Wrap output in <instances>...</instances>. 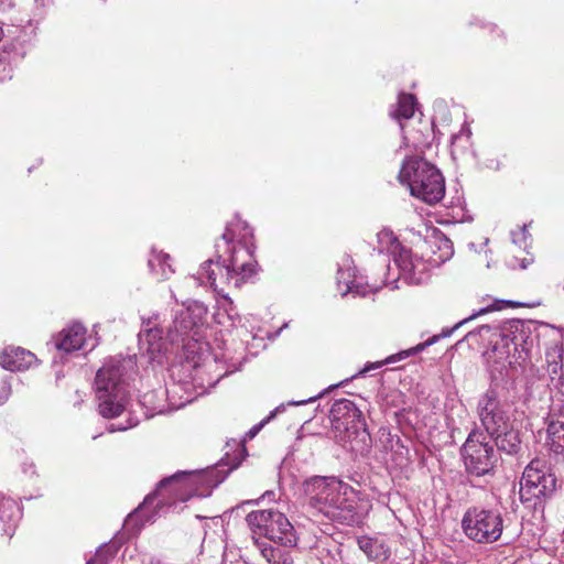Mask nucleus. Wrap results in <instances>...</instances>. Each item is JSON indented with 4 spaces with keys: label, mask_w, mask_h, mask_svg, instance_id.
<instances>
[{
    "label": "nucleus",
    "mask_w": 564,
    "mask_h": 564,
    "mask_svg": "<svg viewBox=\"0 0 564 564\" xmlns=\"http://www.w3.org/2000/svg\"><path fill=\"white\" fill-rule=\"evenodd\" d=\"M219 482L220 480L216 479V470L178 471L161 480L156 490L145 497L143 503L129 516V519L134 516H144V521L151 522L153 516H145V511L156 498H160L155 506L158 513L160 509L173 506L176 500L184 502L194 496L208 497Z\"/></svg>",
    "instance_id": "1"
},
{
    "label": "nucleus",
    "mask_w": 564,
    "mask_h": 564,
    "mask_svg": "<svg viewBox=\"0 0 564 564\" xmlns=\"http://www.w3.org/2000/svg\"><path fill=\"white\" fill-rule=\"evenodd\" d=\"M303 487L310 506L316 511L340 523L354 521L355 492L348 484L336 477L315 476Z\"/></svg>",
    "instance_id": "2"
},
{
    "label": "nucleus",
    "mask_w": 564,
    "mask_h": 564,
    "mask_svg": "<svg viewBox=\"0 0 564 564\" xmlns=\"http://www.w3.org/2000/svg\"><path fill=\"white\" fill-rule=\"evenodd\" d=\"M221 239L229 263L217 268L229 282L234 280L235 288H240L257 272L253 231L246 221L236 218L227 225Z\"/></svg>",
    "instance_id": "3"
},
{
    "label": "nucleus",
    "mask_w": 564,
    "mask_h": 564,
    "mask_svg": "<svg viewBox=\"0 0 564 564\" xmlns=\"http://www.w3.org/2000/svg\"><path fill=\"white\" fill-rule=\"evenodd\" d=\"M490 343V358H495L502 368H516L530 359L534 337L524 322L511 319L492 332Z\"/></svg>",
    "instance_id": "4"
},
{
    "label": "nucleus",
    "mask_w": 564,
    "mask_h": 564,
    "mask_svg": "<svg viewBox=\"0 0 564 564\" xmlns=\"http://www.w3.org/2000/svg\"><path fill=\"white\" fill-rule=\"evenodd\" d=\"M121 360L110 358L97 371L95 386L99 413L104 417L119 416L126 404L127 387Z\"/></svg>",
    "instance_id": "5"
},
{
    "label": "nucleus",
    "mask_w": 564,
    "mask_h": 564,
    "mask_svg": "<svg viewBox=\"0 0 564 564\" xmlns=\"http://www.w3.org/2000/svg\"><path fill=\"white\" fill-rule=\"evenodd\" d=\"M399 180L410 187L413 196L426 204L434 205L444 197L445 182L442 173L423 159H406L400 170Z\"/></svg>",
    "instance_id": "6"
},
{
    "label": "nucleus",
    "mask_w": 564,
    "mask_h": 564,
    "mask_svg": "<svg viewBox=\"0 0 564 564\" xmlns=\"http://www.w3.org/2000/svg\"><path fill=\"white\" fill-rule=\"evenodd\" d=\"M556 488V478L543 460L533 459L525 467L520 481V500L529 508H543Z\"/></svg>",
    "instance_id": "7"
},
{
    "label": "nucleus",
    "mask_w": 564,
    "mask_h": 564,
    "mask_svg": "<svg viewBox=\"0 0 564 564\" xmlns=\"http://www.w3.org/2000/svg\"><path fill=\"white\" fill-rule=\"evenodd\" d=\"M246 521L253 533L270 541L286 547H294L297 544L299 538L293 524L284 513L278 510L252 511L247 516Z\"/></svg>",
    "instance_id": "8"
},
{
    "label": "nucleus",
    "mask_w": 564,
    "mask_h": 564,
    "mask_svg": "<svg viewBox=\"0 0 564 564\" xmlns=\"http://www.w3.org/2000/svg\"><path fill=\"white\" fill-rule=\"evenodd\" d=\"M462 529L469 540L489 544L500 539L503 531V519L497 510L470 507L463 516Z\"/></svg>",
    "instance_id": "9"
},
{
    "label": "nucleus",
    "mask_w": 564,
    "mask_h": 564,
    "mask_svg": "<svg viewBox=\"0 0 564 564\" xmlns=\"http://www.w3.org/2000/svg\"><path fill=\"white\" fill-rule=\"evenodd\" d=\"M462 454L468 474L480 477L494 470L497 454L479 430H473L463 445Z\"/></svg>",
    "instance_id": "10"
},
{
    "label": "nucleus",
    "mask_w": 564,
    "mask_h": 564,
    "mask_svg": "<svg viewBox=\"0 0 564 564\" xmlns=\"http://www.w3.org/2000/svg\"><path fill=\"white\" fill-rule=\"evenodd\" d=\"M477 414L481 426L486 431L487 438L503 432L512 425L507 411L500 403L495 390H487L479 399L477 404Z\"/></svg>",
    "instance_id": "11"
},
{
    "label": "nucleus",
    "mask_w": 564,
    "mask_h": 564,
    "mask_svg": "<svg viewBox=\"0 0 564 564\" xmlns=\"http://www.w3.org/2000/svg\"><path fill=\"white\" fill-rule=\"evenodd\" d=\"M360 416V411L350 400L340 399L333 403L329 417L335 438L339 443H346L358 432L361 425Z\"/></svg>",
    "instance_id": "12"
},
{
    "label": "nucleus",
    "mask_w": 564,
    "mask_h": 564,
    "mask_svg": "<svg viewBox=\"0 0 564 564\" xmlns=\"http://www.w3.org/2000/svg\"><path fill=\"white\" fill-rule=\"evenodd\" d=\"M520 305H521L520 303L512 302V301H496L492 305L487 306V307H482L479 311H477L476 313L471 314L469 317L460 321L453 328L447 329V330H443L442 334L434 335L431 338H429L427 340H425L424 343H421V344L416 345L413 348H410V349H406V350H402V351H400L398 354L391 355V356H389L383 361H377V362L367 365L361 371H359L358 375H364V373H366V372H368V371H370L372 369H378V368L382 367L383 365L394 364V362H397L399 360H402V359H404V358H406L409 356L417 354V352L424 350L426 347L435 344L440 338L451 336V334L455 329H457L460 325H463L464 323H466L468 321H471L476 316L482 315V314L488 313L490 311L501 310L505 306L517 307V306H520Z\"/></svg>",
    "instance_id": "13"
},
{
    "label": "nucleus",
    "mask_w": 564,
    "mask_h": 564,
    "mask_svg": "<svg viewBox=\"0 0 564 564\" xmlns=\"http://www.w3.org/2000/svg\"><path fill=\"white\" fill-rule=\"evenodd\" d=\"M207 315V308L204 304L194 302L186 307L175 312L172 326L169 328L167 336L172 343L184 341L195 328L204 324Z\"/></svg>",
    "instance_id": "14"
},
{
    "label": "nucleus",
    "mask_w": 564,
    "mask_h": 564,
    "mask_svg": "<svg viewBox=\"0 0 564 564\" xmlns=\"http://www.w3.org/2000/svg\"><path fill=\"white\" fill-rule=\"evenodd\" d=\"M400 273L399 278L403 279L408 284L419 285L424 283L429 278L427 263L417 256H413L410 249L404 248L393 258Z\"/></svg>",
    "instance_id": "15"
},
{
    "label": "nucleus",
    "mask_w": 564,
    "mask_h": 564,
    "mask_svg": "<svg viewBox=\"0 0 564 564\" xmlns=\"http://www.w3.org/2000/svg\"><path fill=\"white\" fill-rule=\"evenodd\" d=\"M228 263V256L225 257L224 254L219 253L217 256V261L209 259L200 265L196 279L199 281L200 284L210 285L217 292L220 291V285L223 284L234 285V280L229 282L226 279L225 272H220L217 268V265L224 267L227 265Z\"/></svg>",
    "instance_id": "16"
},
{
    "label": "nucleus",
    "mask_w": 564,
    "mask_h": 564,
    "mask_svg": "<svg viewBox=\"0 0 564 564\" xmlns=\"http://www.w3.org/2000/svg\"><path fill=\"white\" fill-rule=\"evenodd\" d=\"M86 340V329L79 323H74L64 328L55 338V347L66 354L83 348Z\"/></svg>",
    "instance_id": "17"
},
{
    "label": "nucleus",
    "mask_w": 564,
    "mask_h": 564,
    "mask_svg": "<svg viewBox=\"0 0 564 564\" xmlns=\"http://www.w3.org/2000/svg\"><path fill=\"white\" fill-rule=\"evenodd\" d=\"M35 362V355L20 347L7 348L0 355V366L9 371H23Z\"/></svg>",
    "instance_id": "18"
},
{
    "label": "nucleus",
    "mask_w": 564,
    "mask_h": 564,
    "mask_svg": "<svg viewBox=\"0 0 564 564\" xmlns=\"http://www.w3.org/2000/svg\"><path fill=\"white\" fill-rule=\"evenodd\" d=\"M357 544L359 549L371 561L384 562L390 557V547L381 538H371L364 535L358 538Z\"/></svg>",
    "instance_id": "19"
},
{
    "label": "nucleus",
    "mask_w": 564,
    "mask_h": 564,
    "mask_svg": "<svg viewBox=\"0 0 564 564\" xmlns=\"http://www.w3.org/2000/svg\"><path fill=\"white\" fill-rule=\"evenodd\" d=\"M20 516L21 510L17 501L0 495V529L4 534L12 535Z\"/></svg>",
    "instance_id": "20"
},
{
    "label": "nucleus",
    "mask_w": 564,
    "mask_h": 564,
    "mask_svg": "<svg viewBox=\"0 0 564 564\" xmlns=\"http://www.w3.org/2000/svg\"><path fill=\"white\" fill-rule=\"evenodd\" d=\"M490 438L494 440L499 451L508 455L517 454L521 448L519 431L514 430L512 425L508 426L506 431L490 436Z\"/></svg>",
    "instance_id": "21"
},
{
    "label": "nucleus",
    "mask_w": 564,
    "mask_h": 564,
    "mask_svg": "<svg viewBox=\"0 0 564 564\" xmlns=\"http://www.w3.org/2000/svg\"><path fill=\"white\" fill-rule=\"evenodd\" d=\"M546 444L555 454L564 455V423L551 422L547 426Z\"/></svg>",
    "instance_id": "22"
},
{
    "label": "nucleus",
    "mask_w": 564,
    "mask_h": 564,
    "mask_svg": "<svg viewBox=\"0 0 564 564\" xmlns=\"http://www.w3.org/2000/svg\"><path fill=\"white\" fill-rule=\"evenodd\" d=\"M378 248L380 252L390 253L393 258L399 251L403 250V247L395 235L389 229H382L377 235Z\"/></svg>",
    "instance_id": "23"
},
{
    "label": "nucleus",
    "mask_w": 564,
    "mask_h": 564,
    "mask_svg": "<svg viewBox=\"0 0 564 564\" xmlns=\"http://www.w3.org/2000/svg\"><path fill=\"white\" fill-rule=\"evenodd\" d=\"M259 550L268 564H293V558L290 553L281 549L263 543L259 544Z\"/></svg>",
    "instance_id": "24"
},
{
    "label": "nucleus",
    "mask_w": 564,
    "mask_h": 564,
    "mask_svg": "<svg viewBox=\"0 0 564 564\" xmlns=\"http://www.w3.org/2000/svg\"><path fill=\"white\" fill-rule=\"evenodd\" d=\"M170 260L169 254L155 253L149 259V267L160 279H167L173 273Z\"/></svg>",
    "instance_id": "25"
},
{
    "label": "nucleus",
    "mask_w": 564,
    "mask_h": 564,
    "mask_svg": "<svg viewBox=\"0 0 564 564\" xmlns=\"http://www.w3.org/2000/svg\"><path fill=\"white\" fill-rule=\"evenodd\" d=\"M350 272L348 270L339 269L337 271V284L338 289L341 292L343 295H346L347 293H356L360 294L362 296L366 295L365 291L360 290V286L357 284L356 279H350Z\"/></svg>",
    "instance_id": "26"
},
{
    "label": "nucleus",
    "mask_w": 564,
    "mask_h": 564,
    "mask_svg": "<svg viewBox=\"0 0 564 564\" xmlns=\"http://www.w3.org/2000/svg\"><path fill=\"white\" fill-rule=\"evenodd\" d=\"M416 100L411 94H400L395 116L398 118L410 119L414 115Z\"/></svg>",
    "instance_id": "27"
},
{
    "label": "nucleus",
    "mask_w": 564,
    "mask_h": 564,
    "mask_svg": "<svg viewBox=\"0 0 564 564\" xmlns=\"http://www.w3.org/2000/svg\"><path fill=\"white\" fill-rule=\"evenodd\" d=\"M162 332L158 328H149L139 335V341L141 345L148 344L147 350L149 352L159 351L161 349Z\"/></svg>",
    "instance_id": "28"
},
{
    "label": "nucleus",
    "mask_w": 564,
    "mask_h": 564,
    "mask_svg": "<svg viewBox=\"0 0 564 564\" xmlns=\"http://www.w3.org/2000/svg\"><path fill=\"white\" fill-rule=\"evenodd\" d=\"M512 242L517 245L519 248L525 249L528 247V240L530 235L528 232L527 226L523 225L519 230L511 232Z\"/></svg>",
    "instance_id": "29"
},
{
    "label": "nucleus",
    "mask_w": 564,
    "mask_h": 564,
    "mask_svg": "<svg viewBox=\"0 0 564 564\" xmlns=\"http://www.w3.org/2000/svg\"><path fill=\"white\" fill-rule=\"evenodd\" d=\"M547 362H549V372L552 376H558L562 378V365H560L555 358H561V355H557L556 351L554 354H547Z\"/></svg>",
    "instance_id": "30"
},
{
    "label": "nucleus",
    "mask_w": 564,
    "mask_h": 564,
    "mask_svg": "<svg viewBox=\"0 0 564 564\" xmlns=\"http://www.w3.org/2000/svg\"><path fill=\"white\" fill-rule=\"evenodd\" d=\"M274 416V412H272L267 419L262 420L260 423L256 424L254 426H252L245 435V441L246 440H252L259 432L260 430Z\"/></svg>",
    "instance_id": "31"
},
{
    "label": "nucleus",
    "mask_w": 564,
    "mask_h": 564,
    "mask_svg": "<svg viewBox=\"0 0 564 564\" xmlns=\"http://www.w3.org/2000/svg\"><path fill=\"white\" fill-rule=\"evenodd\" d=\"M11 394V384L6 379L2 381L0 386V405H2L10 397Z\"/></svg>",
    "instance_id": "32"
},
{
    "label": "nucleus",
    "mask_w": 564,
    "mask_h": 564,
    "mask_svg": "<svg viewBox=\"0 0 564 564\" xmlns=\"http://www.w3.org/2000/svg\"><path fill=\"white\" fill-rule=\"evenodd\" d=\"M441 241L444 245V249H443L442 254L440 256V260L441 261H445V260H447V259H449L452 257V254H453V246H452L451 240L447 239V238H443V239H441Z\"/></svg>",
    "instance_id": "33"
},
{
    "label": "nucleus",
    "mask_w": 564,
    "mask_h": 564,
    "mask_svg": "<svg viewBox=\"0 0 564 564\" xmlns=\"http://www.w3.org/2000/svg\"><path fill=\"white\" fill-rule=\"evenodd\" d=\"M221 306L224 307L229 317H232V315L236 314L234 302L227 295L223 296Z\"/></svg>",
    "instance_id": "34"
},
{
    "label": "nucleus",
    "mask_w": 564,
    "mask_h": 564,
    "mask_svg": "<svg viewBox=\"0 0 564 564\" xmlns=\"http://www.w3.org/2000/svg\"><path fill=\"white\" fill-rule=\"evenodd\" d=\"M316 399H317V397H311V398H308L307 400L293 401V402H291L290 404H292V405H302V404H306V403H308V402H313V401H315Z\"/></svg>",
    "instance_id": "35"
},
{
    "label": "nucleus",
    "mask_w": 564,
    "mask_h": 564,
    "mask_svg": "<svg viewBox=\"0 0 564 564\" xmlns=\"http://www.w3.org/2000/svg\"><path fill=\"white\" fill-rule=\"evenodd\" d=\"M223 564H242L240 561L236 560V561H230V562H227L226 560H224Z\"/></svg>",
    "instance_id": "36"
},
{
    "label": "nucleus",
    "mask_w": 564,
    "mask_h": 564,
    "mask_svg": "<svg viewBox=\"0 0 564 564\" xmlns=\"http://www.w3.org/2000/svg\"><path fill=\"white\" fill-rule=\"evenodd\" d=\"M134 424H130L129 427H132ZM128 426H119L117 430H126ZM110 431H116V429L111 427Z\"/></svg>",
    "instance_id": "37"
},
{
    "label": "nucleus",
    "mask_w": 564,
    "mask_h": 564,
    "mask_svg": "<svg viewBox=\"0 0 564 564\" xmlns=\"http://www.w3.org/2000/svg\"><path fill=\"white\" fill-rule=\"evenodd\" d=\"M216 248H217V252H220L221 245H220V243H217V245H216Z\"/></svg>",
    "instance_id": "38"
},
{
    "label": "nucleus",
    "mask_w": 564,
    "mask_h": 564,
    "mask_svg": "<svg viewBox=\"0 0 564 564\" xmlns=\"http://www.w3.org/2000/svg\"><path fill=\"white\" fill-rule=\"evenodd\" d=\"M86 564H97V563L94 560H90Z\"/></svg>",
    "instance_id": "39"
},
{
    "label": "nucleus",
    "mask_w": 564,
    "mask_h": 564,
    "mask_svg": "<svg viewBox=\"0 0 564 564\" xmlns=\"http://www.w3.org/2000/svg\"><path fill=\"white\" fill-rule=\"evenodd\" d=\"M254 500H248L246 503H254Z\"/></svg>",
    "instance_id": "40"
}]
</instances>
